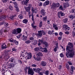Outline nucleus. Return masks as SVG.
<instances>
[{"label": "nucleus", "instance_id": "nucleus-1", "mask_svg": "<svg viewBox=\"0 0 75 75\" xmlns=\"http://www.w3.org/2000/svg\"><path fill=\"white\" fill-rule=\"evenodd\" d=\"M69 46H67L66 48L67 54H68L69 57L73 58V56L75 55V50L73 48V44L70 42L68 43Z\"/></svg>", "mask_w": 75, "mask_h": 75}, {"label": "nucleus", "instance_id": "nucleus-2", "mask_svg": "<svg viewBox=\"0 0 75 75\" xmlns=\"http://www.w3.org/2000/svg\"><path fill=\"white\" fill-rule=\"evenodd\" d=\"M38 32V33L37 34V35L38 37H41L42 35V34L44 35L46 34V33L43 30L39 31Z\"/></svg>", "mask_w": 75, "mask_h": 75}, {"label": "nucleus", "instance_id": "nucleus-3", "mask_svg": "<svg viewBox=\"0 0 75 75\" xmlns=\"http://www.w3.org/2000/svg\"><path fill=\"white\" fill-rule=\"evenodd\" d=\"M39 41L40 42H41L42 44H43L45 47H47L48 46V43L46 42H43L42 40H39Z\"/></svg>", "mask_w": 75, "mask_h": 75}, {"label": "nucleus", "instance_id": "nucleus-4", "mask_svg": "<svg viewBox=\"0 0 75 75\" xmlns=\"http://www.w3.org/2000/svg\"><path fill=\"white\" fill-rule=\"evenodd\" d=\"M28 72V74L29 75H33V74H34V71L32 69H29Z\"/></svg>", "mask_w": 75, "mask_h": 75}, {"label": "nucleus", "instance_id": "nucleus-5", "mask_svg": "<svg viewBox=\"0 0 75 75\" xmlns=\"http://www.w3.org/2000/svg\"><path fill=\"white\" fill-rule=\"evenodd\" d=\"M9 51H10V50H8L7 51H5L4 53V55H5V57L7 59H8V58H9V56L7 54V53L8 52H9Z\"/></svg>", "mask_w": 75, "mask_h": 75}, {"label": "nucleus", "instance_id": "nucleus-6", "mask_svg": "<svg viewBox=\"0 0 75 75\" xmlns=\"http://www.w3.org/2000/svg\"><path fill=\"white\" fill-rule=\"evenodd\" d=\"M40 13L42 16H45L46 12L45 11V10L44 9H42L40 11Z\"/></svg>", "mask_w": 75, "mask_h": 75}, {"label": "nucleus", "instance_id": "nucleus-7", "mask_svg": "<svg viewBox=\"0 0 75 75\" xmlns=\"http://www.w3.org/2000/svg\"><path fill=\"white\" fill-rule=\"evenodd\" d=\"M75 69V67L73 66L71 67L70 73L72 74L74 72V70Z\"/></svg>", "mask_w": 75, "mask_h": 75}, {"label": "nucleus", "instance_id": "nucleus-8", "mask_svg": "<svg viewBox=\"0 0 75 75\" xmlns=\"http://www.w3.org/2000/svg\"><path fill=\"white\" fill-rule=\"evenodd\" d=\"M22 39L24 41H26V40H27V36L25 35H23L22 37Z\"/></svg>", "mask_w": 75, "mask_h": 75}, {"label": "nucleus", "instance_id": "nucleus-9", "mask_svg": "<svg viewBox=\"0 0 75 75\" xmlns=\"http://www.w3.org/2000/svg\"><path fill=\"white\" fill-rule=\"evenodd\" d=\"M41 65L42 67H45L47 65V63L45 62L42 61L41 62Z\"/></svg>", "mask_w": 75, "mask_h": 75}, {"label": "nucleus", "instance_id": "nucleus-10", "mask_svg": "<svg viewBox=\"0 0 75 75\" xmlns=\"http://www.w3.org/2000/svg\"><path fill=\"white\" fill-rule=\"evenodd\" d=\"M53 6H54L55 7H58L59 6V3H57L55 4V3H53Z\"/></svg>", "mask_w": 75, "mask_h": 75}, {"label": "nucleus", "instance_id": "nucleus-11", "mask_svg": "<svg viewBox=\"0 0 75 75\" xmlns=\"http://www.w3.org/2000/svg\"><path fill=\"white\" fill-rule=\"evenodd\" d=\"M24 8L25 10H26V11H27V12H28V11H30V8H31L29 6L27 7H25Z\"/></svg>", "mask_w": 75, "mask_h": 75}, {"label": "nucleus", "instance_id": "nucleus-12", "mask_svg": "<svg viewBox=\"0 0 75 75\" xmlns=\"http://www.w3.org/2000/svg\"><path fill=\"white\" fill-rule=\"evenodd\" d=\"M16 30L18 34L20 33H21V29L20 28H18Z\"/></svg>", "mask_w": 75, "mask_h": 75}, {"label": "nucleus", "instance_id": "nucleus-13", "mask_svg": "<svg viewBox=\"0 0 75 75\" xmlns=\"http://www.w3.org/2000/svg\"><path fill=\"white\" fill-rule=\"evenodd\" d=\"M42 53L41 52H39L37 54V57H40V56H43Z\"/></svg>", "mask_w": 75, "mask_h": 75}, {"label": "nucleus", "instance_id": "nucleus-14", "mask_svg": "<svg viewBox=\"0 0 75 75\" xmlns=\"http://www.w3.org/2000/svg\"><path fill=\"white\" fill-rule=\"evenodd\" d=\"M6 18V16L5 15H3L1 16H0V20H3V19H5Z\"/></svg>", "mask_w": 75, "mask_h": 75}, {"label": "nucleus", "instance_id": "nucleus-15", "mask_svg": "<svg viewBox=\"0 0 75 75\" xmlns=\"http://www.w3.org/2000/svg\"><path fill=\"white\" fill-rule=\"evenodd\" d=\"M56 46H55V48L54 49V52H56L58 48V43H57L55 44Z\"/></svg>", "mask_w": 75, "mask_h": 75}, {"label": "nucleus", "instance_id": "nucleus-16", "mask_svg": "<svg viewBox=\"0 0 75 75\" xmlns=\"http://www.w3.org/2000/svg\"><path fill=\"white\" fill-rule=\"evenodd\" d=\"M69 4L68 2H66L64 3V7H69Z\"/></svg>", "mask_w": 75, "mask_h": 75}, {"label": "nucleus", "instance_id": "nucleus-17", "mask_svg": "<svg viewBox=\"0 0 75 75\" xmlns=\"http://www.w3.org/2000/svg\"><path fill=\"white\" fill-rule=\"evenodd\" d=\"M42 51L44 52H47V49L46 47H44L42 49Z\"/></svg>", "mask_w": 75, "mask_h": 75}, {"label": "nucleus", "instance_id": "nucleus-18", "mask_svg": "<svg viewBox=\"0 0 75 75\" xmlns=\"http://www.w3.org/2000/svg\"><path fill=\"white\" fill-rule=\"evenodd\" d=\"M12 34H18V33H17L16 29H14L12 31Z\"/></svg>", "mask_w": 75, "mask_h": 75}, {"label": "nucleus", "instance_id": "nucleus-19", "mask_svg": "<svg viewBox=\"0 0 75 75\" xmlns=\"http://www.w3.org/2000/svg\"><path fill=\"white\" fill-rule=\"evenodd\" d=\"M41 59L40 57L39 56H38L37 58H35V60H36V61H40V60H41Z\"/></svg>", "mask_w": 75, "mask_h": 75}, {"label": "nucleus", "instance_id": "nucleus-20", "mask_svg": "<svg viewBox=\"0 0 75 75\" xmlns=\"http://www.w3.org/2000/svg\"><path fill=\"white\" fill-rule=\"evenodd\" d=\"M60 14L61 16H62V17H63V16H65V13H63L61 11L60 12Z\"/></svg>", "mask_w": 75, "mask_h": 75}, {"label": "nucleus", "instance_id": "nucleus-21", "mask_svg": "<svg viewBox=\"0 0 75 75\" xmlns=\"http://www.w3.org/2000/svg\"><path fill=\"white\" fill-rule=\"evenodd\" d=\"M23 23H25V24H27V22H28V20H27L26 19H25L23 21Z\"/></svg>", "mask_w": 75, "mask_h": 75}, {"label": "nucleus", "instance_id": "nucleus-22", "mask_svg": "<svg viewBox=\"0 0 75 75\" xmlns=\"http://www.w3.org/2000/svg\"><path fill=\"white\" fill-rule=\"evenodd\" d=\"M34 50L35 51H38L40 50V47H36L34 48Z\"/></svg>", "mask_w": 75, "mask_h": 75}, {"label": "nucleus", "instance_id": "nucleus-23", "mask_svg": "<svg viewBox=\"0 0 75 75\" xmlns=\"http://www.w3.org/2000/svg\"><path fill=\"white\" fill-rule=\"evenodd\" d=\"M68 27L67 25H63V30H65V29H66L67 28H68Z\"/></svg>", "mask_w": 75, "mask_h": 75}, {"label": "nucleus", "instance_id": "nucleus-24", "mask_svg": "<svg viewBox=\"0 0 75 75\" xmlns=\"http://www.w3.org/2000/svg\"><path fill=\"white\" fill-rule=\"evenodd\" d=\"M53 27H54L56 30H58V27H57V26L56 25H54V24L53 25Z\"/></svg>", "mask_w": 75, "mask_h": 75}, {"label": "nucleus", "instance_id": "nucleus-25", "mask_svg": "<svg viewBox=\"0 0 75 75\" xmlns=\"http://www.w3.org/2000/svg\"><path fill=\"white\" fill-rule=\"evenodd\" d=\"M3 28H2L1 30H0V35H2V34H3Z\"/></svg>", "mask_w": 75, "mask_h": 75}, {"label": "nucleus", "instance_id": "nucleus-26", "mask_svg": "<svg viewBox=\"0 0 75 75\" xmlns=\"http://www.w3.org/2000/svg\"><path fill=\"white\" fill-rule=\"evenodd\" d=\"M42 21H41L40 22L39 24V27L40 28L41 27H42Z\"/></svg>", "mask_w": 75, "mask_h": 75}, {"label": "nucleus", "instance_id": "nucleus-27", "mask_svg": "<svg viewBox=\"0 0 75 75\" xmlns=\"http://www.w3.org/2000/svg\"><path fill=\"white\" fill-rule=\"evenodd\" d=\"M28 57H27L28 59H31V57H32V56L31 55V54H28Z\"/></svg>", "mask_w": 75, "mask_h": 75}, {"label": "nucleus", "instance_id": "nucleus-28", "mask_svg": "<svg viewBox=\"0 0 75 75\" xmlns=\"http://www.w3.org/2000/svg\"><path fill=\"white\" fill-rule=\"evenodd\" d=\"M63 23H67L68 21V19H67V18H65L63 20Z\"/></svg>", "mask_w": 75, "mask_h": 75}, {"label": "nucleus", "instance_id": "nucleus-29", "mask_svg": "<svg viewBox=\"0 0 75 75\" xmlns=\"http://www.w3.org/2000/svg\"><path fill=\"white\" fill-rule=\"evenodd\" d=\"M31 42V41H30V40H28L26 41L25 42V43L26 44H30Z\"/></svg>", "mask_w": 75, "mask_h": 75}, {"label": "nucleus", "instance_id": "nucleus-30", "mask_svg": "<svg viewBox=\"0 0 75 75\" xmlns=\"http://www.w3.org/2000/svg\"><path fill=\"white\" fill-rule=\"evenodd\" d=\"M10 66L11 68H12V67H14V66H15V64H13L11 63L10 65Z\"/></svg>", "mask_w": 75, "mask_h": 75}, {"label": "nucleus", "instance_id": "nucleus-31", "mask_svg": "<svg viewBox=\"0 0 75 75\" xmlns=\"http://www.w3.org/2000/svg\"><path fill=\"white\" fill-rule=\"evenodd\" d=\"M23 17V16L22 15L20 14L19 16V18H20V19H22Z\"/></svg>", "mask_w": 75, "mask_h": 75}, {"label": "nucleus", "instance_id": "nucleus-32", "mask_svg": "<svg viewBox=\"0 0 75 75\" xmlns=\"http://www.w3.org/2000/svg\"><path fill=\"white\" fill-rule=\"evenodd\" d=\"M21 56V59H25V55L24 56Z\"/></svg>", "mask_w": 75, "mask_h": 75}, {"label": "nucleus", "instance_id": "nucleus-33", "mask_svg": "<svg viewBox=\"0 0 75 75\" xmlns=\"http://www.w3.org/2000/svg\"><path fill=\"white\" fill-rule=\"evenodd\" d=\"M9 9L10 10H12L13 9V8L12 6H9Z\"/></svg>", "mask_w": 75, "mask_h": 75}, {"label": "nucleus", "instance_id": "nucleus-34", "mask_svg": "<svg viewBox=\"0 0 75 75\" xmlns=\"http://www.w3.org/2000/svg\"><path fill=\"white\" fill-rule=\"evenodd\" d=\"M45 74L46 75H48L49 74V72L48 71H46L45 72Z\"/></svg>", "mask_w": 75, "mask_h": 75}, {"label": "nucleus", "instance_id": "nucleus-35", "mask_svg": "<svg viewBox=\"0 0 75 75\" xmlns=\"http://www.w3.org/2000/svg\"><path fill=\"white\" fill-rule=\"evenodd\" d=\"M4 25L5 27H8V23H4Z\"/></svg>", "mask_w": 75, "mask_h": 75}, {"label": "nucleus", "instance_id": "nucleus-36", "mask_svg": "<svg viewBox=\"0 0 75 75\" xmlns=\"http://www.w3.org/2000/svg\"><path fill=\"white\" fill-rule=\"evenodd\" d=\"M40 69L39 68H38L36 69V72H38H38H40Z\"/></svg>", "mask_w": 75, "mask_h": 75}, {"label": "nucleus", "instance_id": "nucleus-37", "mask_svg": "<svg viewBox=\"0 0 75 75\" xmlns=\"http://www.w3.org/2000/svg\"><path fill=\"white\" fill-rule=\"evenodd\" d=\"M70 30V28L68 26V28L65 29L64 30L65 31H68V30Z\"/></svg>", "mask_w": 75, "mask_h": 75}, {"label": "nucleus", "instance_id": "nucleus-38", "mask_svg": "<svg viewBox=\"0 0 75 75\" xmlns=\"http://www.w3.org/2000/svg\"><path fill=\"white\" fill-rule=\"evenodd\" d=\"M46 5H48L49 4V3H50V2L48 1H47L46 2Z\"/></svg>", "mask_w": 75, "mask_h": 75}, {"label": "nucleus", "instance_id": "nucleus-39", "mask_svg": "<svg viewBox=\"0 0 75 75\" xmlns=\"http://www.w3.org/2000/svg\"><path fill=\"white\" fill-rule=\"evenodd\" d=\"M75 12V8H73L71 10V13H74Z\"/></svg>", "mask_w": 75, "mask_h": 75}, {"label": "nucleus", "instance_id": "nucleus-40", "mask_svg": "<svg viewBox=\"0 0 75 75\" xmlns=\"http://www.w3.org/2000/svg\"><path fill=\"white\" fill-rule=\"evenodd\" d=\"M4 33H7V32H8V29H4Z\"/></svg>", "mask_w": 75, "mask_h": 75}, {"label": "nucleus", "instance_id": "nucleus-41", "mask_svg": "<svg viewBox=\"0 0 75 75\" xmlns=\"http://www.w3.org/2000/svg\"><path fill=\"white\" fill-rule=\"evenodd\" d=\"M31 25H32V26L33 27V28H36V26L34 25L33 24H32Z\"/></svg>", "mask_w": 75, "mask_h": 75}, {"label": "nucleus", "instance_id": "nucleus-42", "mask_svg": "<svg viewBox=\"0 0 75 75\" xmlns=\"http://www.w3.org/2000/svg\"><path fill=\"white\" fill-rule=\"evenodd\" d=\"M47 17L46 16L45 17L43 18L44 20V21H47Z\"/></svg>", "mask_w": 75, "mask_h": 75}, {"label": "nucleus", "instance_id": "nucleus-43", "mask_svg": "<svg viewBox=\"0 0 75 75\" xmlns=\"http://www.w3.org/2000/svg\"><path fill=\"white\" fill-rule=\"evenodd\" d=\"M53 33V31L52 32L50 30L49 31L48 33V34H52V33Z\"/></svg>", "mask_w": 75, "mask_h": 75}, {"label": "nucleus", "instance_id": "nucleus-44", "mask_svg": "<svg viewBox=\"0 0 75 75\" xmlns=\"http://www.w3.org/2000/svg\"><path fill=\"white\" fill-rule=\"evenodd\" d=\"M59 8L60 10H64V9H63V8H62V6L61 5L59 7Z\"/></svg>", "mask_w": 75, "mask_h": 75}, {"label": "nucleus", "instance_id": "nucleus-45", "mask_svg": "<svg viewBox=\"0 0 75 75\" xmlns=\"http://www.w3.org/2000/svg\"><path fill=\"white\" fill-rule=\"evenodd\" d=\"M28 69V68L27 67V66L25 67L24 70H25V72H27V69Z\"/></svg>", "mask_w": 75, "mask_h": 75}, {"label": "nucleus", "instance_id": "nucleus-46", "mask_svg": "<svg viewBox=\"0 0 75 75\" xmlns=\"http://www.w3.org/2000/svg\"><path fill=\"white\" fill-rule=\"evenodd\" d=\"M12 51H17V50L15 48H13L12 49Z\"/></svg>", "mask_w": 75, "mask_h": 75}, {"label": "nucleus", "instance_id": "nucleus-47", "mask_svg": "<svg viewBox=\"0 0 75 75\" xmlns=\"http://www.w3.org/2000/svg\"><path fill=\"white\" fill-rule=\"evenodd\" d=\"M32 67H37V65L35 64H33L32 65Z\"/></svg>", "mask_w": 75, "mask_h": 75}, {"label": "nucleus", "instance_id": "nucleus-48", "mask_svg": "<svg viewBox=\"0 0 75 75\" xmlns=\"http://www.w3.org/2000/svg\"><path fill=\"white\" fill-rule=\"evenodd\" d=\"M66 67H67V69H69V66L68 65V64L66 65Z\"/></svg>", "mask_w": 75, "mask_h": 75}, {"label": "nucleus", "instance_id": "nucleus-49", "mask_svg": "<svg viewBox=\"0 0 75 75\" xmlns=\"http://www.w3.org/2000/svg\"><path fill=\"white\" fill-rule=\"evenodd\" d=\"M60 55L61 57H64V55L62 53H61V54H60Z\"/></svg>", "mask_w": 75, "mask_h": 75}, {"label": "nucleus", "instance_id": "nucleus-50", "mask_svg": "<svg viewBox=\"0 0 75 75\" xmlns=\"http://www.w3.org/2000/svg\"><path fill=\"white\" fill-rule=\"evenodd\" d=\"M69 18H72L73 19V18H74V16H73V15H71L69 16Z\"/></svg>", "mask_w": 75, "mask_h": 75}, {"label": "nucleus", "instance_id": "nucleus-51", "mask_svg": "<svg viewBox=\"0 0 75 75\" xmlns=\"http://www.w3.org/2000/svg\"><path fill=\"white\" fill-rule=\"evenodd\" d=\"M61 68H62V66H61V65H60L59 66V69L60 70H61Z\"/></svg>", "mask_w": 75, "mask_h": 75}, {"label": "nucleus", "instance_id": "nucleus-52", "mask_svg": "<svg viewBox=\"0 0 75 75\" xmlns=\"http://www.w3.org/2000/svg\"><path fill=\"white\" fill-rule=\"evenodd\" d=\"M6 46V45H5V44H3V45L1 46L2 48H3L4 47Z\"/></svg>", "mask_w": 75, "mask_h": 75}, {"label": "nucleus", "instance_id": "nucleus-53", "mask_svg": "<svg viewBox=\"0 0 75 75\" xmlns=\"http://www.w3.org/2000/svg\"><path fill=\"white\" fill-rule=\"evenodd\" d=\"M33 44L34 45H36V44H37V42H36V41H35V42H34V43H33Z\"/></svg>", "mask_w": 75, "mask_h": 75}, {"label": "nucleus", "instance_id": "nucleus-54", "mask_svg": "<svg viewBox=\"0 0 75 75\" xmlns=\"http://www.w3.org/2000/svg\"><path fill=\"white\" fill-rule=\"evenodd\" d=\"M14 60V59H10V61H11V62H13V60Z\"/></svg>", "mask_w": 75, "mask_h": 75}, {"label": "nucleus", "instance_id": "nucleus-55", "mask_svg": "<svg viewBox=\"0 0 75 75\" xmlns=\"http://www.w3.org/2000/svg\"><path fill=\"white\" fill-rule=\"evenodd\" d=\"M28 3V2H26V1H25V2H24V4H25V5H27Z\"/></svg>", "mask_w": 75, "mask_h": 75}, {"label": "nucleus", "instance_id": "nucleus-56", "mask_svg": "<svg viewBox=\"0 0 75 75\" xmlns=\"http://www.w3.org/2000/svg\"><path fill=\"white\" fill-rule=\"evenodd\" d=\"M15 25H18V23L17 22V21H16L15 23Z\"/></svg>", "mask_w": 75, "mask_h": 75}, {"label": "nucleus", "instance_id": "nucleus-57", "mask_svg": "<svg viewBox=\"0 0 75 75\" xmlns=\"http://www.w3.org/2000/svg\"><path fill=\"white\" fill-rule=\"evenodd\" d=\"M65 33L66 34H69V32L68 31H66L65 32Z\"/></svg>", "mask_w": 75, "mask_h": 75}, {"label": "nucleus", "instance_id": "nucleus-58", "mask_svg": "<svg viewBox=\"0 0 75 75\" xmlns=\"http://www.w3.org/2000/svg\"><path fill=\"white\" fill-rule=\"evenodd\" d=\"M42 3L40 2V3H39V6H42Z\"/></svg>", "mask_w": 75, "mask_h": 75}, {"label": "nucleus", "instance_id": "nucleus-59", "mask_svg": "<svg viewBox=\"0 0 75 75\" xmlns=\"http://www.w3.org/2000/svg\"><path fill=\"white\" fill-rule=\"evenodd\" d=\"M72 35H74V36H75V32H74V31H73L72 32Z\"/></svg>", "mask_w": 75, "mask_h": 75}, {"label": "nucleus", "instance_id": "nucleus-60", "mask_svg": "<svg viewBox=\"0 0 75 75\" xmlns=\"http://www.w3.org/2000/svg\"><path fill=\"white\" fill-rule=\"evenodd\" d=\"M68 63L70 65H72V64L70 62H68Z\"/></svg>", "mask_w": 75, "mask_h": 75}, {"label": "nucleus", "instance_id": "nucleus-61", "mask_svg": "<svg viewBox=\"0 0 75 75\" xmlns=\"http://www.w3.org/2000/svg\"><path fill=\"white\" fill-rule=\"evenodd\" d=\"M58 38L59 40H61V38H62V37H59Z\"/></svg>", "mask_w": 75, "mask_h": 75}, {"label": "nucleus", "instance_id": "nucleus-62", "mask_svg": "<svg viewBox=\"0 0 75 75\" xmlns=\"http://www.w3.org/2000/svg\"><path fill=\"white\" fill-rule=\"evenodd\" d=\"M10 18H11V20H13L14 19V16H11Z\"/></svg>", "mask_w": 75, "mask_h": 75}, {"label": "nucleus", "instance_id": "nucleus-63", "mask_svg": "<svg viewBox=\"0 0 75 75\" xmlns=\"http://www.w3.org/2000/svg\"><path fill=\"white\" fill-rule=\"evenodd\" d=\"M6 48H7V47H6V46H4L3 47H2V49H6Z\"/></svg>", "mask_w": 75, "mask_h": 75}, {"label": "nucleus", "instance_id": "nucleus-64", "mask_svg": "<svg viewBox=\"0 0 75 75\" xmlns=\"http://www.w3.org/2000/svg\"><path fill=\"white\" fill-rule=\"evenodd\" d=\"M59 35H62V32H60L59 33Z\"/></svg>", "mask_w": 75, "mask_h": 75}]
</instances>
